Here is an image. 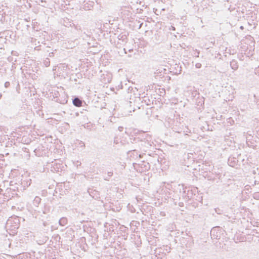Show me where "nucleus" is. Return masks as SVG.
Segmentation results:
<instances>
[{
  "label": "nucleus",
  "mask_w": 259,
  "mask_h": 259,
  "mask_svg": "<svg viewBox=\"0 0 259 259\" xmlns=\"http://www.w3.org/2000/svg\"><path fill=\"white\" fill-rule=\"evenodd\" d=\"M151 139V136L149 135H147L145 138H144V140H143V138L138 137L135 138L134 141H135V143L140 142L139 146L141 147V149H142L144 151H146L145 148H149V147L151 146L150 143Z\"/></svg>",
  "instance_id": "nucleus-1"
},
{
  "label": "nucleus",
  "mask_w": 259,
  "mask_h": 259,
  "mask_svg": "<svg viewBox=\"0 0 259 259\" xmlns=\"http://www.w3.org/2000/svg\"><path fill=\"white\" fill-rule=\"evenodd\" d=\"M224 230L220 226L212 228L210 231V236L212 239H219L223 234Z\"/></svg>",
  "instance_id": "nucleus-2"
},
{
  "label": "nucleus",
  "mask_w": 259,
  "mask_h": 259,
  "mask_svg": "<svg viewBox=\"0 0 259 259\" xmlns=\"http://www.w3.org/2000/svg\"><path fill=\"white\" fill-rule=\"evenodd\" d=\"M197 192V190L194 189V190H188L187 192V198L188 201H201L202 200V199L201 197H199V199L195 198V193Z\"/></svg>",
  "instance_id": "nucleus-3"
},
{
  "label": "nucleus",
  "mask_w": 259,
  "mask_h": 259,
  "mask_svg": "<svg viewBox=\"0 0 259 259\" xmlns=\"http://www.w3.org/2000/svg\"><path fill=\"white\" fill-rule=\"evenodd\" d=\"M73 104L76 107H80L83 104V101L79 97H76L72 100Z\"/></svg>",
  "instance_id": "nucleus-4"
},
{
  "label": "nucleus",
  "mask_w": 259,
  "mask_h": 259,
  "mask_svg": "<svg viewBox=\"0 0 259 259\" xmlns=\"http://www.w3.org/2000/svg\"><path fill=\"white\" fill-rule=\"evenodd\" d=\"M90 195L92 196L95 199H98L100 197V194L97 191L91 190V191H89Z\"/></svg>",
  "instance_id": "nucleus-5"
},
{
  "label": "nucleus",
  "mask_w": 259,
  "mask_h": 259,
  "mask_svg": "<svg viewBox=\"0 0 259 259\" xmlns=\"http://www.w3.org/2000/svg\"><path fill=\"white\" fill-rule=\"evenodd\" d=\"M237 160L235 158H229L228 159V164L230 166L234 167L237 163Z\"/></svg>",
  "instance_id": "nucleus-6"
},
{
  "label": "nucleus",
  "mask_w": 259,
  "mask_h": 259,
  "mask_svg": "<svg viewBox=\"0 0 259 259\" xmlns=\"http://www.w3.org/2000/svg\"><path fill=\"white\" fill-rule=\"evenodd\" d=\"M67 219L65 217H62L59 221V224L60 226H65L67 224Z\"/></svg>",
  "instance_id": "nucleus-7"
},
{
  "label": "nucleus",
  "mask_w": 259,
  "mask_h": 259,
  "mask_svg": "<svg viewBox=\"0 0 259 259\" xmlns=\"http://www.w3.org/2000/svg\"><path fill=\"white\" fill-rule=\"evenodd\" d=\"M230 67L232 69L236 70L238 68L237 62L236 61L233 60L230 62Z\"/></svg>",
  "instance_id": "nucleus-8"
},
{
  "label": "nucleus",
  "mask_w": 259,
  "mask_h": 259,
  "mask_svg": "<svg viewBox=\"0 0 259 259\" xmlns=\"http://www.w3.org/2000/svg\"><path fill=\"white\" fill-rule=\"evenodd\" d=\"M31 182V179H29V180H27V181L24 180L22 182V184L24 186V187H28V186H29L30 185Z\"/></svg>",
  "instance_id": "nucleus-9"
},
{
  "label": "nucleus",
  "mask_w": 259,
  "mask_h": 259,
  "mask_svg": "<svg viewBox=\"0 0 259 259\" xmlns=\"http://www.w3.org/2000/svg\"><path fill=\"white\" fill-rule=\"evenodd\" d=\"M118 39L121 40L122 41H124L127 39V37L126 35L120 34L118 36Z\"/></svg>",
  "instance_id": "nucleus-10"
},
{
  "label": "nucleus",
  "mask_w": 259,
  "mask_h": 259,
  "mask_svg": "<svg viewBox=\"0 0 259 259\" xmlns=\"http://www.w3.org/2000/svg\"><path fill=\"white\" fill-rule=\"evenodd\" d=\"M215 212L219 214H222L224 212H225L224 210L221 209L219 207L214 208Z\"/></svg>",
  "instance_id": "nucleus-11"
},
{
  "label": "nucleus",
  "mask_w": 259,
  "mask_h": 259,
  "mask_svg": "<svg viewBox=\"0 0 259 259\" xmlns=\"http://www.w3.org/2000/svg\"><path fill=\"white\" fill-rule=\"evenodd\" d=\"M113 176V172L112 171H109L108 172V177H105L104 180L106 181L109 180V178L112 177Z\"/></svg>",
  "instance_id": "nucleus-12"
},
{
  "label": "nucleus",
  "mask_w": 259,
  "mask_h": 259,
  "mask_svg": "<svg viewBox=\"0 0 259 259\" xmlns=\"http://www.w3.org/2000/svg\"><path fill=\"white\" fill-rule=\"evenodd\" d=\"M199 54H200V51H198L197 50H195L193 51V55L195 57H199Z\"/></svg>",
  "instance_id": "nucleus-13"
},
{
  "label": "nucleus",
  "mask_w": 259,
  "mask_h": 259,
  "mask_svg": "<svg viewBox=\"0 0 259 259\" xmlns=\"http://www.w3.org/2000/svg\"><path fill=\"white\" fill-rule=\"evenodd\" d=\"M41 201V199L38 197H36L34 200V203L38 204Z\"/></svg>",
  "instance_id": "nucleus-14"
},
{
  "label": "nucleus",
  "mask_w": 259,
  "mask_h": 259,
  "mask_svg": "<svg viewBox=\"0 0 259 259\" xmlns=\"http://www.w3.org/2000/svg\"><path fill=\"white\" fill-rule=\"evenodd\" d=\"M46 66H48L50 65V61L48 58H47L46 60L44 62Z\"/></svg>",
  "instance_id": "nucleus-15"
},
{
  "label": "nucleus",
  "mask_w": 259,
  "mask_h": 259,
  "mask_svg": "<svg viewBox=\"0 0 259 259\" xmlns=\"http://www.w3.org/2000/svg\"><path fill=\"white\" fill-rule=\"evenodd\" d=\"M4 85H5V87L6 88H8V87H10V82H9V81H6V82H5Z\"/></svg>",
  "instance_id": "nucleus-16"
},
{
  "label": "nucleus",
  "mask_w": 259,
  "mask_h": 259,
  "mask_svg": "<svg viewBox=\"0 0 259 259\" xmlns=\"http://www.w3.org/2000/svg\"><path fill=\"white\" fill-rule=\"evenodd\" d=\"M195 66L197 68H200L201 67V64L199 63L196 64Z\"/></svg>",
  "instance_id": "nucleus-17"
},
{
  "label": "nucleus",
  "mask_w": 259,
  "mask_h": 259,
  "mask_svg": "<svg viewBox=\"0 0 259 259\" xmlns=\"http://www.w3.org/2000/svg\"><path fill=\"white\" fill-rule=\"evenodd\" d=\"M147 135H148V134H146V133H143L140 138H143V140H144V138H145V137Z\"/></svg>",
  "instance_id": "nucleus-18"
},
{
  "label": "nucleus",
  "mask_w": 259,
  "mask_h": 259,
  "mask_svg": "<svg viewBox=\"0 0 259 259\" xmlns=\"http://www.w3.org/2000/svg\"><path fill=\"white\" fill-rule=\"evenodd\" d=\"M199 197H201V198L202 199V197L201 196H200V195L199 194L195 193V198L199 199Z\"/></svg>",
  "instance_id": "nucleus-19"
},
{
  "label": "nucleus",
  "mask_w": 259,
  "mask_h": 259,
  "mask_svg": "<svg viewBox=\"0 0 259 259\" xmlns=\"http://www.w3.org/2000/svg\"><path fill=\"white\" fill-rule=\"evenodd\" d=\"M54 56V53L53 52H51V53H49V56L50 57H53Z\"/></svg>",
  "instance_id": "nucleus-20"
},
{
  "label": "nucleus",
  "mask_w": 259,
  "mask_h": 259,
  "mask_svg": "<svg viewBox=\"0 0 259 259\" xmlns=\"http://www.w3.org/2000/svg\"><path fill=\"white\" fill-rule=\"evenodd\" d=\"M81 162L80 161H77L76 163V165L77 167L81 165Z\"/></svg>",
  "instance_id": "nucleus-21"
},
{
  "label": "nucleus",
  "mask_w": 259,
  "mask_h": 259,
  "mask_svg": "<svg viewBox=\"0 0 259 259\" xmlns=\"http://www.w3.org/2000/svg\"><path fill=\"white\" fill-rule=\"evenodd\" d=\"M123 130V127L122 126H119L118 127V130L120 132H122Z\"/></svg>",
  "instance_id": "nucleus-22"
},
{
  "label": "nucleus",
  "mask_w": 259,
  "mask_h": 259,
  "mask_svg": "<svg viewBox=\"0 0 259 259\" xmlns=\"http://www.w3.org/2000/svg\"><path fill=\"white\" fill-rule=\"evenodd\" d=\"M133 90V88L132 87H130L128 88V92H131Z\"/></svg>",
  "instance_id": "nucleus-23"
},
{
  "label": "nucleus",
  "mask_w": 259,
  "mask_h": 259,
  "mask_svg": "<svg viewBox=\"0 0 259 259\" xmlns=\"http://www.w3.org/2000/svg\"><path fill=\"white\" fill-rule=\"evenodd\" d=\"M179 206H183V203H179Z\"/></svg>",
  "instance_id": "nucleus-24"
},
{
  "label": "nucleus",
  "mask_w": 259,
  "mask_h": 259,
  "mask_svg": "<svg viewBox=\"0 0 259 259\" xmlns=\"http://www.w3.org/2000/svg\"><path fill=\"white\" fill-rule=\"evenodd\" d=\"M133 49H130V50H128V52H133Z\"/></svg>",
  "instance_id": "nucleus-25"
},
{
  "label": "nucleus",
  "mask_w": 259,
  "mask_h": 259,
  "mask_svg": "<svg viewBox=\"0 0 259 259\" xmlns=\"http://www.w3.org/2000/svg\"><path fill=\"white\" fill-rule=\"evenodd\" d=\"M123 50H124V53H125V54H126V53H127V52H126V49H123Z\"/></svg>",
  "instance_id": "nucleus-26"
},
{
  "label": "nucleus",
  "mask_w": 259,
  "mask_h": 259,
  "mask_svg": "<svg viewBox=\"0 0 259 259\" xmlns=\"http://www.w3.org/2000/svg\"><path fill=\"white\" fill-rule=\"evenodd\" d=\"M41 2L42 3H46V1H42V0H41Z\"/></svg>",
  "instance_id": "nucleus-27"
},
{
  "label": "nucleus",
  "mask_w": 259,
  "mask_h": 259,
  "mask_svg": "<svg viewBox=\"0 0 259 259\" xmlns=\"http://www.w3.org/2000/svg\"><path fill=\"white\" fill-rule=\"evenodd\" d=\"M240 28L241 29H243V26H240Z\"/></svg>",
  "instance_id": "nucleus-28"
},
{
  "label": "nucleus",
  "mask_w": 259,
  "mask_h": 259,
  "mask_svg": "<svg viewBox=\"0 0 259 259\" xmlns=\"http://www.w3.org/2000/svg\"><path fill=\"white\" fill-rule=\"evenodd\" d=\"M143 25V23H141L140 25V26H139V28H141V27L142 26V25Z\"/></svg>",
  "instance_id": "nucleus-29"
},
{
  "label": "nucleus",
  "mask_w": 259,
  "mask_h": 259,
  "mask_svg": "<svg viewBox=\"0 0 259 259\" xmlns=\"http://www.w3.org/2000/svg\"><path fill=\"white\" fill-rule=\"evenodd\" d=\"M27 29L30 27L29 25H27Z\"/></svg>",
  "instance_id": "nucleus-30"
},
{
  "label": "nucleus",
  "mask_w": 259,
  "mask_h": 259,
  "mask_svg": "<svg viewBox=\"0 0 259 259\" xmlns=\"http://www.w3.org/2000/svg\"><path fill=\"white\" fill-rule=\"evenodd\" d=\"M55 95L56 96V97H57V94L55 92Z\"/></svg>",
  "instance_id": "nucleus-31"
}]
</instances>
